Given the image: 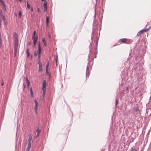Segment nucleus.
<instances>
[{
  "instance_id": "17",
  "label": "nucleus",
  "mask_w": 151,
  "mask_h": 151,
  "mask_svg": "<svg viewBox=\"0 0 151 151\" xmlns=\"http://www.w3.org/2000/svg\"><path fill=\"white\" fill-rule=\"evenodd\" d=\"M26 53H27V57H29V55L30 53H29V50L28 49H27V50H26Z\"/></svg>"
},
{
  "instance_id": "14",
  "label": "nucleus",
  "mask_w": 151,
  "mask_h": 151,
  "mask_svg": "<svg viewBox=\"0 0 151 151\" xmlns=\"http://www.w3.org/2000/svg\"><path fill=\"white\" fill-rule=\"evenodd\" d=\"M40 129H39V128L37 129L36 131V132H37V137H38L39 136V133H40Z\"/></svg>"
},
{
  "instance_id": "21",
  "label": "nucleus",
  "mask_w": 151,
  "mask_h": 151,
  "mask_svg": "<svg viewBox=\"0 0 151 151\" xmlns=\"http://www.w3.org/2000/svg\"><path fill=\"white\" fill-rule=\"evenodd\" d=\"M43 91V93L42 96L43 97H45V90Z\"/></svg>"
},
{
  "instance_id": "8",
  "label": "nucleus",
  "mask_w": 151,
  "mask_h": 151,
  "mask_svg": "<svg viewBox=\"0 0 151 151\" xmlns=\"http://www.w3.org/2000/svg\"><path fill=\"white\" fill-rule=\"evenodd\" d=\"M127 41V39L126 38H123L120 39L119 40V42H121L122 43H125L126 41Z\"/></svg>"
},
{
  "instance_id": "27",
  "label": "nucleus",
  "mask_w": 151,
  "mask_h": 151,
  "mask_svg": "<svg viewBox=\"0 0 151 151\" xmlns=\"http://www.w3.org/2000/svg\"><path fill=\"white\" fill-rule=\"evenodd\" d=\"M56 57L57 58L56 60V65H57V61H58V56L57 55H56Z\"/></svg>"
},
{
  "instance_id": "19",
  "label": "nucleus",
  "mask_w": 151,
  "mask_h": 151,
  "mask_svg": "<svg viewBox=\"0 0 151 151\" xmlns=\"http://www.w3.org/2000/svg\"><path fill=\"white\" fill-rule=\"evenodd\" d=\"M49 62H48L46 66V69H48L49 66Z\"/></svg>"
},
{
  "instance_id": "20",
  "label": "nucleus",
  "mask_w": 151,
  "mask_h": 151,
  "mask_svg": "<svg viewBox=\"0 0 151 151\" xmlns=\"http://www.w3.org/2000/svg\"><path fill=\"white\" fill-rule=\"evenodd\" d=\"M22 15V13L20 11H19V16L20 18L21 17V16Z\"/></svg>"
},
{
  "instance_id": "29",
  "label": "nucleus",
  "mask_w": 151,
  "mask_h": 151,
  "mask_svg": "<svg viewBox=\"0 0 151 151\" xmlns=\"http://www.w3.org/2000/svg\"><path fill=\"white\" fill-rule=\"evenodd\" d=\"M27 86L29 87V84H30V82H27Z\"/></svg>"
},
{
  "instance_id": "35",
  "label": "nucleus",
  "mask_w": 151,
  "mask_h": 151,
  "mask_svg": "<svg viewBox=\"0 0 151 151\" xmlns=\"http://www.w3.org/2000/svg\"><path fill=\"white\" fill-rule=\"evenodd\" d=\"M31 11H33V8H32V9H31Z\"/></svg>"
},
{
  "instance_id": "12",
  "label": "nucleus",
  "mask_w": 151,
  "mask_h": 151,
  "mask_svg": "<svg viewBox=\"0 0 151 151\" xmlns=\"http://www.w3.org/2000/svg\"><path fill=\"white\" fill-rule=\"evenodd\" d=\"M32 139V137L31 136V135L30 134L29 135V138L28 140L27 143H31V141Z\"/></svg>"
},
{
  "instance_id": "25",
  "label": "nucleus",
  "mask_w": 151,
  "mask_h": 151,
  "mask_svg": "<svg viewBox=\"0 0 151 151\" xmlns=\"http://www.w3.org/2000/svg\"><path fill=\"white\" fill-rule=\"evenodd\" d=\"M30 92H31V95H32L33 94V92L32 91V88H30Z\"/></svg>"
},
{
  "instance_id": "5",
  "label": "nucleus",
  "mask_w": 151,
  "mask_h": 151,
  "mask_svg": "<svg viewBox=\"0 0 151 151\" xmlns=\"http://www.w3.org/2000/svg\"><path fill=\"white\" fill-rule=\"evenodd\" d=\"M34 102H35V112L37 114V107H38V102H37V101L36 100H35Z\"/></svg>"
},
{
  "instance_id": "2",
  "label": "nucleus",
  "mask_w": 151,
  "mask_h": 151,
  "mask_svg": "<svg viewBox=\"0 0 151 151\" xmlns=\"http://www.w3.org/2000/svg\"><path fill=\"white\" fill-rule=\"evenodd\" d=\"M148 31V29H144L139 32L137 34V36H140V35L143 34L145 32Z\"/></svg>"
},
{
  "instance_id": "37",
  "label": "nucleus",
  "mask_w": 151,
  "mask_h": 151,
  "mask_svg": "<svg viewBox=\"0 0 151 151\" xmlns=\"http://www.w3.org/2000/svg\"><path fill=\"white\" fill-rule=\"evenodd\" d=\"M150 100L151 101V96L150 97Z\"/></svg>"
},
{
  "instance_id": "30",
  "label": "nucleus",
  "mask_w": 151,
  "mask_h": 151,
  "mask_svg": "<svg viewBox=\"0 0 151 151\" xmlns=\"http://www.w3.org/2000/svg\"><path fill=\"white\" fill-rule=\"evenodd\" d=\"M37 55V53L36 52V51H35V52H34V55L35 56H36Z\"/></svg>"
},
{
  "instance_id": "40",
  "label": "nucleus",
  "mask_w": 151,
  "mask_h": 151,
  "mask_svg": "<svg viewBox=\"0 0 151 151\" xmlns=\"http://www.w3.org/2000/svg\"><path fill=\"white\" fill-rule=\"evenodd\" d=\"M128 87H127V89H128Z\"/></svg>"
},
{
  "instance_id": "3",
  "label": "nucleus",
  "mask_w": 151,
  "mask_h": 151,
  "mask_svg": "<svg viewBox=\"0 0 151 151\" xmlns=\"http://www.w3.org/2000/svg\"><path fill=\"white\" fill-rule=\"evenodd\" d=\"M38 51L37 55L38 56V58L40 60V54L41 50V47L40 46V43L38 45Z\"/></svg>"
},
{
  "instance_id": "1",
  "label": "nucleus",
  "mask_w": 151,
  "mask_h": 151,
  "mask_svg": "<svg viewBox=\"0 0 151 151\" xmlns=\"http://www.w3.org/2000/svg\"><path fill=\"white\" fill-rule=\"evenodd\" d=\"M19 50V47L18 46H17L16 44V46H14V56L16 57L17 55V54L18 53V51Z\"/></svg>"
},
{
  "instance_id": "22",
  "label": "nucleus",
  "mask_w": 151,
  "mask_h": 151,
  "mask_svg": "<svg viewBox=\"0 0 151 151\" xmlns=\"http://www.w3.org/2000/svg\"><path fill=\"white\" fill-rule=\"evenodd\" d=\"M25 81L26 82V83L29 82L28 78L27 77H26L25 78Z\"/></svg>"
},
{
  "instance_id": "32",
  "label": "nucleus",
  "mask_w": 151,
  "mask_h": 151,
  "mask_svg": "<svg viewBox=\"0 0 151 151\" xmlns=\"http://www.w3.org/2000/svg\"><path fill=\"white\" fill-rule=\"evenodd\" d=\"M138 108H136V109H135V111L136 112H137V111H138Z\"/></svg>"
},
{
  "instance_id": "11",
  "label": "nucleus",
  "mask_w": 151,
  "mask_h": 151,
  "mask_svg": "<svg viewBox=\"0 0 151 151\" xmlns=\"http://www.w3.org/2000/svg\"><path fill=\"white\" fill-rule=\"evenodd\" d=\"M42 40L44 44V46H45L46 45V43L45 38L43 37L42 38Z\"/></svg>"
},
{
  "instance_id": "4",
  "label": "nucleus",
  "mask_w": 151,
  "mask_h": 151,
  "mask_svg": "<svg viewBox=\"0 0 151 151\" xmlns=\"http://www.w3.org/2000/svg\"><path fill=\"white\" fill-rule=\"evenodd\" d=\"M37 36H36L35 35H32V39L33 40V43L34 44V46L35 45L37 41Z\"/></svg>"
},
{
  "instance_id": "6",
  "label": "nucleus",
  "mask_w": 151,
  "mask_h": 151,
  "mask_svg": "<svg viewBox=\"0 0 151 151\" xmlns=\"http://www.w3.org/2000/svg\"><path fill=\"white\" fill-rule=\"evenodd\" d=\"M38 63L39 65L38 71L39 72H41L42 70V63L40 61L38 62Z\"/></svg>"
},
{
  "instance_id": "9",
  "label": "nucleus",
  "mask_w": 151,
  "mask_h": 151,
  "mask_svg": "<svg viewBox=\"0 0 151 151\" xmlns=\"http://www.w3.org/2000/svg\"><path fill=\"white\" fill-rule=\"evenodd\" d=\"M44 6L45 9V11H46L47 9V2L46 1H45L44 2Z\"/></svg>"
},
{
  "instance_id": "13",
  "label": "nucleus",
  "mask_w": 151,
  "mask_h": 151,
  "mask_svg": "<svg viewBox=\"0 0 151 151\" xmlns=\"http://www.w3.org/2000/svg\"><path fill=\"white\" fill-rule=\"evenodd\" d=\"M49 19L48 17H46V25L47 26H48L49 25Z\"/></svg>"
},
{
  "instance_id": "39",
  "label": "nucleus",
  "mask_w": 151,
  "mask_h": 151,
  "mask_svg": "<svg viewBox=\"0 0 151 151\" xmlns=\"http://www.w3.org/2000/svg\"><path fill=\"white\" fill-rule=\"evenodd\" d=\"M39 9H38V11H39Z\"/></svg>"
},
{
  "instance_id": "10",
  "label": "nucleus",
  "mask_w": 151,
  "mask_h": 151,
  "mask_svg": "<svg viewBox=\"0 0 151 151\" xmlns=\"http://www.w3.org/2000/svg\"><path fill=\"white\" fill-rule=\"evenodd\" d=\"M14 46H16V44L17 45V46H18V39L17 37H15L14 40Z\"/></svg>"
},
{
  "instance_id": "23",
  "label": "nucleus",
  "mask_w": 151,
  "mask_h": 151,
  "mask_svg": "<svg viewBox=\"0 0 151 151\" xmlns=\"http://www.w3.org/2000/svg\"><path fill=\"white\" fill-rule=\"evenodd\" d=\"M27 7L28 9H29L30 8V5L28 4V3H27Z\"/></svg>"
},
{
  "instance_id": "38",
  "label": "nucleus",
  "mask_w": 151,
  "mask_h": 151,
  "mask_svg": "<svg viewBox=\"0 0 151 151\" xmlns=\"http://www.w3.org/2000/svg\"><path fill=\"white\" fill-rule=\"evenodd\" d=\"M3 19H4V20H5V19H4V17H3Z\"/></svg>"
},
{
  "instance_id": "28",
  "label": "nucleus",
  "mask_w": 151,
  "mask_h": 151,
  "mask_svg": "<svg viewBox=\"0 0 151 151\" xmlns=\"http://www.w3.org/2000/svg\"><path fill=\"white\" fill-rule=\"evenodd\" d=\"M131 151H137V150L136 149H132Z\"/></svg>"
},
{
  "instance_id": "36",
  "label": "nucleus",
  "mask_w": 151,
  "mask_h": 151,
  "mask_svg": "<svg viewBox=\"0 0 151 151\" xmlns=\"http://www.w3.org/2000/svg\"><path fill=\"white\" fill-rule=\"evenodd\" d=\"M150 28H151V27H149V28H148L147 29H148V30H149V29H150Z\"/></svg>"
},
{
  "instance_id": "16",
  "label": "nucleus",
  "mask_w": 151,
  "mask_h": 151,
  "mask_svg": "<svg viewBox=\"0 0 151 151\" xmlns=\"http://www.w3.org/2000/svg\"><path fill=\"white\" fill-rule=\"evenodd\" d=\"M31 146V143H27V148L29 149H30Z\"/></svg>"
},
{
  "instance_id": "34",
  "label": "nucleus",
  "mask_w": 151,
  "mask_h": 151,
  "mask_svg": "<svg viewBox=\"0 0 151 151\" xmlns=\"http://www.w3.org/2000/svg\"><path fill=\"white\" fill-rule=\"evenodd\" d=\"M4 24H6L7 22L6 21H4Z\"/></svg>"
},
{
  "instance_id": "15",
  "label": "nucleus",
  "mask_w": 151,
  "mask_h": 151,
  "mask_svg": "<svg viewBox=\"0 0 151 151\" xmlns=\"http://www.w3.org/2000/svg\"><path fill=\"white\" fill-rule=\"evenodd\" d=\"M46 74L48 75L49 76V78H50L51 75L50 73L48 71V69H46Z\"/></svg>"
},
{
  "instance_id": "18",
  "label": "nucleus",
  "mask_w": 151,
  "mask_h": 151,
  "mask_svg": "<svg viewBox=\"0 0 151 151\" xmlns=\"http://www.w3.org/2000/svg\"><path fill=\"white\" fill-rule=\"evenodd\" d=\"M0 2L3 6H5V4L2 0H0Z\"/></svg>"
},
{
  "instance_id": "33",
  "label": "nucleus",
  "mask_w": 151,
  "mask_h": 151,
  "mask_svg": "<svg viewBox=\"0 0 151 151\" xmlns=\"http://www.w3.org/2000/svg\"><path fill=\"white\" fill-rule=\"evenodd\" d=\"M29 149L27 148L26 151H29Z\"/></svg>"
},
{
  "instance_id": "7",
  "label": "nucleus",
  "mask_w": 151,
  "mask_h": 151,
  "mask_svg": "<svg viewBox=\"0 0 151 151\" xmlns=\"http://www.w3.org/2000/svg\"><path fill=\"white\" fill-rule=\"evenodd\" d=\"M46 81L45 80H44L43 81V84H42V90L43 91H45L46 90L45 88L46 86Z\"/></svg>"
},
{
  "instance_id": "24",
  "label": "nucleus",
  "mask_w": 151,
  "mask_h": 151,
  "mask_svg": "<svg viewBox=\"0 0 151 151\" xmlns=\"http://www.w3.org/2000/svg\"><path fill=\"white\" fill-rule=\"evenodd\" d=\"M118 104V100L117 99H116V106Z\"/></svg>"
},
{
  "instance_id": "31",
  "label": "nucleus",
  "mask_w": 151,
  "mask_h": 151,
  "mask_svg": "<svg viewBox=\"0 0 151 151\" xmlns=\"http://www.w3.org/2000/svg\"><path fill=\"white\" fill-rule=\"evenodd\" d=\"M35 34H36V31H34V32L33 34V35H35Z\"/></svg>"
},
{
  "instance_id": "26",
  "label": "nucleus",
  "mask_w": 151,
  "mask_h": 151,
  "mask_svg": "<svg viewBox=\"0 0 151 151\" xmlns=\"http://www.w3.org/2000/svg\"><path fill=\"white\" fill-rule=\"evenodd\" d=\"M4 84V81H3V80H2V81H1V86H3Z\"/></svg>"
}]
</instances>
